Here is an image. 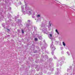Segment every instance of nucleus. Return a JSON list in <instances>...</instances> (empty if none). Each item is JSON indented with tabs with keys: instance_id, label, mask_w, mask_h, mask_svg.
I'll return each instance as SVG.
<instances>
[{
	"instance_id": "obj_1",
	"label": "nucleus",
	"mask_w": 75,
	"mask_h": 75,
	"mask_svg": "<svg viewBox=\"0 0 75 75\" xmlns=\"http://www.w3.org/2000/svg\"><path fill=\"white\" fill-rule=\"evenodd\" d=\"M56 32L58 34H59V32H58V30L57 29H56L55 30Z\"/></svg>"
},
{
	"instance_id": "obj_2",
	"label": "nucleus",
	"mask_w": 75,
	"mask_h": 75,
	"mask_svg": "<svg viewBox=\"0 0 75 75\" xmlns=\"http://www.w3.org/2000/svg\"><path fill=\"white\" fill-rule=\"evenodd\" d=\"M62 44L64 46H65V42H62Z\"/></svg>"
},
{
	"instance_id": "obj_3",
	"label": "nucleus",
	"mask_w": 75,
	"mask_h": 75,
	"mask_svg": "<svg viewBox=\"0 0 75 75\" xmlns=\"http://www.w3.org/2000/svg\"><path fill=\"white\" fill-rule=\"evenodd\" d=\"M35 41H37V40H38V39L37 38H35Z\"/></svg>"
},
{
	"instance_id": "obj_4",
	"label": "nucleus",
	"mask_w": 75,
	"mask_h": 75,
	"mask_svg": "<svg viewBox=\"0 0 75 75\" xmlns=\"http://www.w3.org/2000/svg\"><path fill=\"white\" fill-rule=\"evenodd\" d=\"M22 33L23 34H24V30H22Z\"/></svg>"
},
{
	"instance_id": "obj_5",
	"label": "nucleus",
	"mask_w": 75,
	"mask_h": 75,
	"mask_svg": "<svg viewBox=\"0 0 75 75\" xmlns=\"http://www.w3.org/2000/svg\"><path fill=\"white\" fill-rule=\"evenodd\" d=\"M40 15H38V17H40Z\"/></svg>"
},
{
	"instance_id": "obj_6",
	"label": "nucleus",
	"mask_w": 75,
	"mask_h": 75,
	"mask_svg": "<svg viewBox=\"0 0 75 75\" xmlns=\"http://www.w3.org/2000/svg\"><path fill=\"white\" fill-rule=\"evenodd\" d=\"M49 35H50V37H52V34H50Z\"/></svg>"
},
{
	"instance_id": "obj_7",
	"label": "nucleus",
	"mask_w": 75,
	"mask_h": 75,
	"mask_svg": "<svg viewBox=\"0 0 75 75\" xmlns=\"http://www.w3.org/2000/svg\"><path fill=\"white\" fill-rule=\"evenodd\" d=\"M30 20H28V22H30Z\"/></svg>"
},
{
	"instance_id": "obj_8",
	"label": "nucleus",
	"mask_w": 75,
	"mask_h": 75,
	"mask_svg": "<svg viewBox=\"0 0 75 75\" xmlns=\"http://www.w3.org/2000/svg\"><path fill=\"white\" fill-rule=\"evenodd\" d=\"M50 27H51V24H50Z\"/></svg>"
},
{
	"instance_id": "obj_9",
	"label": "nucleus",
	"mask_w": 75,
	"mask_h": 75,
	"mask_svg": "<svg viewBox=\"0 0 75 75\" xmlns=\"http://www.w3.org/2000/svg\"><path fill=\"white\" fill-rule=\"evenodd\" d=\"M8 31H10V30L8 29Z\"/></svg>"
},
{
	"instance_id": "obj_10",
	"label": "nucleus",
	"mask_w": 75,
	"mask_h": 75,
	"mask_svg": "<svg viewBox=\"0 0 75 75\" xmlns=\"http://www.w3.org/2000/svg\"><path fill=\"white\" fill-rule=\"evenodd\" d=\"M29 13H31V12L30 11H29Z\"/></svg>"
}]
</instances>
